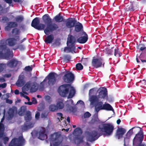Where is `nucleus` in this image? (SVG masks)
Instances as JSON below:
<instances>
[{
  "label": "nucleus",
  "instance_id": "f257e3e1",
  "mask_svg": "<svg viewBox=\"0 0 146 146\" xmlns=\"http://www.w3.org/2000/svg\"><path fill=\"white\" fill-rule=\"evenodd\" d=\"M42 19L44 23L46 24V27L43 30L44 33L46 35L50 33L57 30L59 28L58 25L55 23H52V19L48 14L44 15Z\"/></svg>",
  "mask_w": 146,
  "mask_h": 146
},
{
  "label": "nucleus",
  "instance_id": "f03ea898",
  "mask_svg": "<svg viewBox=\"0 0 146 146\" xmlns=\"http://www.w3.org/2000/svg\"><path fill=\"white\" fill-rule=\"evenodd\" d=\"M58 92L60 95L62 97H66L69 92L68 98H71L74 95L76 91L70 84H65L59 87Z\"/></svg>",
  "mask_w": 146,
  "mask_h": 146
},
{
  "label": "nucleus",
  "instance_id": "7ed1b4c3",
  "mask_svg": "<svg viewBox=\"0 0 146 146\" xmlns=\"http://www.w3.org/2000/svg\"><path fill=\"white\" fill-rule=\"evenodd\" d=\"M114 129L113 126L110 123L100 124L98 126V129L102 135H110L112 133Z\"/></svg>",
  "mask_w": 146,
  "mask_h": 146
},
{
  "label": "nucleus",
  "instance_id": "20e7f679",
  "mask_svg": "<svg viewBox=\"0 0 146 146\" xmlns=\"http://www.w3.org/2000/svg\"><path fill=\"white\" fill-rule=\"evenodd\" d=\"M10 49L7 47L5 40L3 39L0 41V58L8 59L10 56Z\"/></svg>",
  "mask_w": 146,
  "mask_h": 146
},
{
  "label": "nucleus",
  "instance_id": "39448f33",
  "mask_svg": "<svg viewBox=\"0 0 146 146\" xmlns=\"http://www.w3.org/2000/svg\"><path fill=\"white\" fill-rule=\"evenodd\" d=\"M76 41L75 36L69 34L68 35L67 42V45L68 46L64 48V52L68 53L75 50L76 49L75 43Z\"/></svg>",
  "mask_w": 146,
  "mask_h": 146
},
{
  "label": "nucleus",
  "instance_id": "423d86ee",
  "mask_svg": "<svg viewBox=\"0 0 146 146\" xmlns=\"http://www.w3.org/2000/svg\"><path fill=\"white\" fill-rule=\"evenodd\" d=\"M102 110L112 111H114L112 106L108 103H105L103 104V103L101 101L96 103L95 106V111L96 113H98L100 110Z\"/></svg>",
  "mask_w": 146,
  "mask_h": 146
},
{
  "label": "nucleus",
  "instance_id": "0eeeda50",
  "mask_svg": "<svg viewBox=\"0 0 146 146\" xmlns=\"http://www.w3.org/2000/svg\"><path fill=\"white\" fill-rule=\"evenodd\" d=\"M58 75L55 72H51L48 75L46 76L43 81L40 83V85H42V88H44V82L47 79L48 80V83L49 86H52L54 85L56 81V77Z\"/></svg>",
  "mask_w": 146,
  "mask_h": 146
},
{
  "label": "nucleus",
  "instance_id": "6e6552de",
  "mask_svg": "<svg viewBox=\"0 0 146 146\" xmlns=\"http://www.w3.org/2000/svg\"><path fill=\"white\" fill-rule=\"evenodd\" d=\"M40 23L39 18L38 17H36L32 20L31 26L38 30H43L45 27V25L43 24Z\"/></svg>",
  "mask_w": 146,
  "mask_h": 146
},
{
  "label": "nucleus",
  "instance_id": "1a4fd4ad",
  "mask_svg": "<svg viewBox=\"0 0 146 146\" xmlns=\"http://www.w3.org/2000/svg\"><path fill=\"white\" fill-rule=\"evenodd\" d=\"M62 79L65 83L71 84L74 80V75L71 72L67 71L65 74L62 76Z\"/></svg>",
  "mask_w": 146,
  "mask_h": 146
},
{
  "label": "nucleus",
  "instance_id": "9d476101",
  "mask_svg": "<svg viewBox=\"0 0 146 146\" xmlns=\"http://www.w3.org/2000/svg\"><path fill=\"white\" fill-rule=\"evenodd\" d=\"M102 135L101 133L98 135L97 131L93 130L88 133L87 140V141L92 142L97 139Z\"/></svg>",
  "mask_w": 146,
  "mask_h": 146
},
{
  "label": "nucleus",
  "instance_id": "9b49d317",
  "mask_svg": "<svg viewBox=\"0 0 146 146\" xmlns=\"http://www.w3.org/2000/svg\"><path fill=\"white\" fill-rule=\"evenodd\" d=\"M144 137L142 130H140L138 133L136 134L133 140V144L136 146L139 143H142Z\"/></svg>",
  "mask_w": 146,
  "mask_h": 146
},
{
  "label": "nucleus",
  "instance_id": "f8f14e48",
  "mask_svg": "<svg viewBox=\"0 0 146 146\" xmlns=\"http://www.w3.org/2000/svg\"><path fill=\"white\" fill-rule=\"evenodd\" d=\"M77 21L74 18H69L66 21L65 26L66 28L69 29L70 32H72V28L74 27Z\"/></svg>",
  "mask_w": 146,
  "mask_h": 146
},
{
  "label": "nucleus",
  "instance_id": "ddd939ff",
  "mask_svg": "<svg viewBox=\"0 0 146 146\" xmlns=\"http://www.w3.org/2000/svg\"><path fill=\"white\" fill-rule=\"evenodd\" d=\"M10 143L14 146H22L24 144L25 140L22 137L20 136L18 138H15L13 139Z\"/></svg>",
  "mask_w": 146,
  "mask_h": 146
},
{
  "label": "nucleus",
  "instance_id": "4468645a",
  "mask_svg": "<svg viewBox=\"0 0 146 146\" xmlns=\"http://www.w3.org/2000/svg\"><path fill=\"white\" fill-rule=\"evenodd\" d=\"M103 62V60L101 58H94L92 60V64L94 68H97L102 66L104 67V63Z\"/></svg>",
  "mask_w": 146,
  "mask_h": 146
},
{
  "label": "nucleus",
  "instance_id": "2eb2a0df",
  "mask_svg": "<svg viewBox=\"0 0 146 146\" xmlns=\"http://www.w3.org/2000/svg\"><path fill=\"white\" fill-rule=\"evenodd\" d=\"M98 91H99V94L98 96L99 98L107 100L108 91L106 88L104 87L100 88Z\"/></svg>",
  "mask_w": 146,
  "mask_h": 146
},
{
  "label": "nucleus",
  "instance_id": "dca6fc26",
  "mask_svg": "<svg viewBox=\"0 0 146 146\" xmlns=\"http://www.w3.org/2000/svg\"><path fill=\"white\" fill-rule=\"evenodd\" d=\"M20 62L14 58L12 59L7 62V66L12 69H15L17 66L18 64Z\"/></svg>",
  "mask_w": 146,
  "mask_h": 146
},
{
  "label": "nucleus",
  "instance_id": "f3484780",
  "mask_svg": "<svg viewBox=\"0 0 146 146\" xmlns=\"http://www.w3.org/2000/svg\"><path fill=\"white\" fill-rule=\"evenodd\" d=\"M126 132L125 130L123 128H118L116 131V136L118 139L123 137V135Z\"/></svg>",
  "mask_w": 146,
  "mask_h": 146
},
{
  "label": "nucleus",
  "instance_id": "a211bd4d",
  "mask_svg": "<svg viewBox=\"0 0 146 146\" xmlns=\"http://www.w3.org/2000/svg\"><path fill=\"white\" fill-rule=\"evenodd\" d=\"M46 130L44 128L42 127L39 131L38 138L41 140H44L47 137V135L45 133Z\"/></svg>",
  "mask_w": 146,
  "mask_h": 146
},
{
  "label": "nucleus",
  "instance_id": "6ab92c4d",
  "mask_svg": "<svg viewBox=\"0 0 146 146\" xmlns=\"http://www.w3.org/2000/svg\"><path fill=\"white\" fill-rule=\"evenodd\" d=\"M75 25L74 31L76 33H79L83 30V26L82 24L76 21Z\"/></svg>",
  "mask_w": 146,
  "mask_h": 146
},
{
  "label": "nucleus",
  "instance_id": "aec40b11",
  "mask_svg": "<svg viewBox=\"0 0 146 146\" xmlns=\"http://www.w3.org/2000/svg\"><path fill=\"white\" fill-rule=\"evenodd\" d=\"M82 34L84 35L85 36L80 37L77 40V42L81 44L85 43L87 41L88 39V36L86 32L84 31L82 32Z\"/></svg>",
  "mask_w": 146,
  "mask_h": 146
},
{
  "label": "nucleus",
  "instance_id": "412c9836",
  "mask_svg": "<svg viewBox=\"0 0 146 146\" xmlns=\"http://www.w3.org/2000/svg\"><path fill=\"white\" fill-rule=\"evenodd\" d=\"M24 76L23 75L20 76L17 82L16 83V85L18 87H21L24 85L25 83V81L24 80Z\"/></svg>",
  "mask_w": 146,
  "mask_h": 146
},
{
  "label": "nucleus",
  "instance_id": "4be33fe9",
  "mask_svg": "<svg viewBox=\"0 0 146 146\" xmlns=\"http://www.w3.org/2000/svg\"><path fill=\"white\" fill-rule=\"evenodd\" d=\"M46 36L44 41L47 44L51 43L54 39V36L53 34H50Z\"/></svg>",
  "mask_w": 146,
  "mask_h": 146
},
{
  "label": "nucleus",
  "instance_id": "5701e85b",
  "mask_svg": "<svg viewBox=\"0 0 146 146\" xmlns=\"http://www.w3.org/2000/svg\"><path fill=\"white\" fill-rule=\"evenodd\" d=\"M61 14L59 13L54 17L53 20L56 22L60 23L64 21V18L61 15Z\"/></svg>",
  "mask_w": 146,
  "mask_h": 146
},
{
  "label": "nucleus",
  "instance_id": "b1692460",
  "mask_svg": "<svg viewBox=\"0 0 146 146\" xmlns=\"http://www.w3.org/2000/svg\"><path fill=\"white\" fill-rule=\"evenodd\" d=\"M33 125L32 124H29L28 125H25V124L22 125L21 126V130L22 131L24 132L27 131L29 129L32 128Z\"/></svg>",
  "mask_w": 146,
  "mask_h": 146
},
{
  "label": "nucleus",
  "instance_id": "393cba45",
  "mask_svg": "<svg viewBox=\"0 0 146 146\" xmlns=\"http://www.w3.org/2000/svg\"><path fill=\"white\" fill-rule=\"evenodd\" d=\"M7 40H8V45L10 46H13L16 44V42L15 41V39L14 38H9Z\"/></svg>",
  "mask_w": 146,
  "mask_h": 146
},
{
  "label": "nucleus",
  "instance_id": "a878e982",
  "mask_svg": "<svg viewBox=\"0 0 146 146\" xmlns=\"http://www.w3.org/2000/svg\"><path fill=\"white\" fill-rule=\"evenodd\" d=\"M25 118V120L27 122L31 119V112L30 111H28L26 112Z\"/></svg>",
  "mask_w": 146,
  "mask_h": 146
},
{
  "label": "nucleus",
  "instance_id": "bb28decb",
  "mask_svg": "<svg viewBox=\"0 0 146 146\" xmlns=\"http://www.w3.org/2000/svg\"><path fill=\"white\" fill-rule=\"evenodd\" d=\"M114 55L117 57H120L122 55V53L119 51L118 48H115L114 49Z\"/></svg>",
  "mask_w": 146,
  "mask_h": 146
},
{
  "label": "nucleus",
  "instance_id": "cd10ccee",
  "mask_svg": "<svg viewBox=\"0 0 146 146\" xmlns=\"http://www.w3.org/2000/svg\"><path fill=\"white\" fill-rule=\"evenodd\" d=\"M36 84V83L35 82H34L32 83L30 88V90L31 92H35L37 90Z\"/></svg>",
  "mask_w": 146,
  "mask_h": 146
},
{
  "label": "nucleus",
  "instance_id": "c85d7f7f",
  "mask_svg": "<svg viewBox=\"0 0 146 146\" xmlns=\"http://www.w3.org/2000/svg\"><path fill=\"white\" fill-rule=\"evenodd\" d=\"M15 19L17 23H21L23 21L24 18L22 15H19L16 17Z\"/></svg>",
  "mask_w": 146,
  "mask_h": 146
},
{
  "label": "nucleus",
  "instance_id": "c756f323",
  "mask_svg": "<svg viewBox=\"0 0 146 146\" xmlns=\"http://www.w3.org/2000/svg\"><path fill=\"white\" fill-rule=\"evenodd\" d=\"M31 81H29L27 82L25 85L23 87V90L26 91H28L31 88Z\"/></svg>",
  "mask_w": 146,
  "mask_h": 146
},
{
  "label": "nucleus",
  "instance_id": "7c9ffc66",
  "mask_svg": "<svg viewBox=\"0 0 146 146\" xmlns=\"http://www.w3.org/2000/svg\"><path fill=\"white\" fill-rule=\"evenodd\" d=\"M71 57L70 55L65 54L63 56V60L66 62H68L70 60Z\"/></svg>",
  "mask_w": 146,
  "mask_h": 146
},
{
  "label": "nucleus",
  "instance_id": "2f4dec72",
  "mask_svg": "<svg viewBox=\"0 0 146 146\" xmlns=\"http://www.w3.org/2000/svg\"><path fill=\"white\" fill-rule=\"evenodd\" d=\"M99 98L98 97L96 96H92L90 97V101L92 103L98 102Z\"/></svg>",
  "mask_w": 146,
  "mask_h": 146
},
{
  "label": "nucleus",
  "instance_id": "473e14b6",
  "mask_svg": "<svg viewBox=\"0 0 146 146\" xmlns=\"http://www.w3.org/2000/svg\"><path fill=\"white\" fill-rule=\"evenodd\" d=\"M56 106L58 109H62L64 107V104L62 102L58 101L56 103Z\"/></svg>",
  "mask_w": 146,
  "mask_h": 146
},
{
  "label": "nucleus",
  "instance_id": "72a5a7b5",
  "mask_svg": "<svg viewBox=\"0 0 146 146\" xmlns=\"http://www.w3.org/2000/svg\"><path fill=\"white\" fill-rule=\"evenodd\" d=\"M4 126L3 123H0V138L3 137L4 132Z\"/></svg>",
  "mask_w": 146,
  "mask_h": 146
},
{
  "label": "nucleus",
  "instance_id": "f704fd0d",
  "mask_svg": "<svg viewBox=\"0 0 146 146\" xmlns=\"http://www.w3.org/2000/svg\"><path fill=\"white\" fill-rule=\"evenodd\" d=\"M49 109L52 111H56L58 110L56 106L54 104L50 105L49 106Z\"/></svg>",
  "mask_w": 146,
  "mask_h": 146
},
{
  "label": "nucleus",
  "instance_id": "c9c22d12",
  "mask_svg": "<svg viewBox=\"0 0 146 146\" xmlns=\"http://www.w3.org/2000/svg\"><path fill=\"white\" fill-rule=\"evenodd\" d=\"M67 110L70 113L72 112L73 113H74L76 111V110L75 108L70 105L68 106Z\"/></svg>",
  "mask_w": 146,
  "mask_h": 146
},
{
  "label": "nucleus",
  "instance_id": "e433bc0d",
  "mask_svg": "<svg viewBox=\"0 0 146 146\" xmlns=\"http://www.w3.org/2000/svg\"><path fill=\"white\" fill-rule=\"evenodd\" d=\"M114 48V47H111V49L106 48L105 49V51L106 53L111 55L113 53Z\"/></svg>",
  "mask_w": 146,
  "mask_h": 146
},
{
  "label": "nucleus",
  "instance_id": "4c0bfd02",
  "mask_svg": "<svg viewBox=\"0 0 146 146\" xmlns=\"http://www.w3.org/2000/svg\"><path fill=\"white\" fill-rule=\"evenodd\" d=\"M51 140L52 141H55L57 140L59 137V135L57 133H55L53 134H52Z\"/></svg>",
  "mask_w": 146,
  "mask_h": 146
},
{
  "label": "nucleus",
  "instance_id": "58836bf2",
  "mask_svg": "<svg viewBox=\"0 0 146 146\" xmlns=\"http://www.w3.org/2000/svg\"><path fill=\"white\" fill-rule=\"evenodd\" d=\"M7 24L11 28L17 27L18 26L17 23L15 22H9Z\"/></svg>",
  "mask_w": 146,
  "mask_h": 146
},
{
  "label": "nucleus",
  "instance_id": "ea45409f",
  "mask_svg": "<svg viewBox=\"0 0 146 146\" xmlns=\"http://www.w3.org/2000/svg\"><path fill=\"white\" fill-rule=\"evenodd\" d=\"M126 9L127 11H133L135 10L134 7L133 6V4H131L129 6H127Z\"/></svg>",
  "mask_w": 146,
  "mask_h": 146
},
{
  "label": "nucleus",
  "instance_id": "a19ab883",
  "mask_svg": "<svg viewBox=\"0 0 146 146\" xmlns=\"http://www.w3.org/2000/svg\"><path fill=\"white\" fill-rule=\"evenodd\" d=\"M73 132L74 133H78L79 135H81L82 134L83 132L81 128L77 127L74 129Z\"/></svg>",
  "mask_w": 146,
  "mask_h": 146
},
{
  "label": "nucleus",
  "instance_id": "79ce46f5",
  "mask_svg": "<svg viewBox=\"0 0 146 146\" xmlns=\"http://www.w3.org/2000/svg\"><path fill=\"white\" fill-rule=\"evenodd\" d=\"M146 48L145 45L142 44H139L137 47V49H139V51L143 50Z\"/></svg>",
  "mask_w": 146,
  "mask_h": 146
},
{
  "label": "nucleus",
  "instance_id": "37998d69",
  "mask_svg": "<svg viewBox=\"0 0 146 146\" xmlns=\"http://www.w3.org/2000/svg\"><path fill=\"white\" fill-rule=\"evenodd\" d=\"M25 111L26 109L24 107H21L18 112V114L20 115L23 116L24 115Z\"/></svg>",
  "mask_w": 146,
  "mask_h": 146
},
{
  "label": "nucleus",
  "instance_id": "c03bdc74",
  "mask_svg": "<svg viewBox=\"0 0 146 146\" xmlns=\"http://www.w3.org/2000/svg\"><path fill=\"white\" fill-rule=\"evenodd\" d=\"M20 33V31L19 30L16 28L13 29L12 31V33L14 34L15 35H19Z\"/></svg>",
  "mask_w": 146,
  "mask_h": 146
},
{
  "label": "nucleus",
  "instance_id": "a18cd8bd",
  "mask_svg": "<svg viewBox=\"0 0 146 146\" xmlns=\"http://www.w3.org/2000/svg\"><path fill=\"white\" fill-rule=\"evenodd\" d=\"M81 62L85 66H86L88 63V61L87 58H82L81 60Z\"/></svg>",
  "mask_w": 146,
  "mask_h": 146
},
{
  "label": "nucleus",
  "instance_id": "49530a36",
  "mask_svg": "<svg viewBox=\"0 0 146 146\" xmlns=\"http://www.w3.org/2000/svg\"><path fill=\"white\" fill-rule=\"evenodd\" d=\"M76 68L78 70H81L83 69V67L81 63H78L76 65Z\"/></svg>",
  "mask_w": 146,
  "mask_h": 146
},
{
  "label": "nucleus",
  "instance_id": "de8ad7c7",
  "mask_svg": "<svg viewBox=\"0 0 146 146\" xmlns=\"http://www.w3.org/2000/svg\"><path fill=\"white\" fill-rule=\"evenodd\" d=\"M32 66H26L24 69V70L26 72H30L32 71L33 68Z\"/></svg>",
  "mask_w": 146,
  "mask_h": 146
},
{
  "label": "nucleus",
  "instance_id": "09e8293b",
  "mask_svg": "<svg viewBox=\"0 0 146 146\" xmlns=\"http://www.w3.org/2000/svg\"><path fill=\"white\" fill-rule=\"evenodd\" d=\"M91 116V114L88 112H86L84 115V118H88Z\"/></svg>",
  "mask_w": 146,
  "mask_h": 146
},
{
  "label": "nucleus",
  "instance_id": "8fccbe9b",
  "mask_svg": "<svg viewBox=\"0 0 146 146\" xmlns=\"http://www.w3.org/2000/svg\"><path fill=\"white\" fill-rule=\"evenodd\" d=\"M133 128H134V127L132 128L128 131L126 134V135L127 136H130L133 134V133L132 129H133Z\"/></svg>",
  "mask_w": 146,
  "mask_h": 146
},
{
  "label": "nucleus",
  "instance_id": "3c124183",
  "mask_svg": "<svg viewBox=\"0 0 146 146\" xmlns=\"http://www.w3.org/2000/svg\"><path fill=\"white\" fill-rule=\"evenodd\" d=\"M5 66V64L0 63V72L3 71L4 67Z\"/></svg>",
  "mask_w": 146,
  "mask_h": 146
},
{
  "label": "nucleus",
  "instance_id": "603ef678",
  "mask_svg": "<svg viewBox=\"0 0 146 146\" xmlns=\"http://www.w3.org/2000/svg\"><path fill=\"white\" fill-rule=\"evenodd\" d=\"M11 28L7 24V26L5 27V31H9L11 30Z\"/></svg>",
  "mask_w": 146,
  "mask_h": 146
},
{
  "label": "nucleus",
  "instance_id": "864d4df0",
  "mask_svg": "<svg viewBox=\"0 0 146 146\" xmlns=\"http://www.w3.org/2000/svg\"><path fill=\"white\" fill-rule=\"evenodd\" d=\"M8 113L9 115L8 117L9 119H11L13 117L14 114L10 113V112H8Z\"/></svg>",
  "mask_w": 146,
  "mask_h": 146
},
{
  "label": "nucleus",
  "instance_id": "5fc2aeb1",
  "mask_svg": "<svg viewBox=\"0 0 146 146\" xmlns=\"http://www.w3.org/2000/svg\"><path fill=\"white\" fill-rule=\"evenodd\" d=\"M18 48L21 50H24L25 49V47L24 45H19L18 46Z\"/></svg>",
  "mask_w": 146,
  "mask_h": 146
},
{
  "label": "nucleus",
  "instance_id": "6e6d98bb",
  "mask_svg": "<svg viewBox=\"0 0 146 146\" xmlns=\"http://www.w3.org/2000/svg\"><path fill=\"white\" fill-rule=\"evenodd\" d=\"M5 101L6 103L9 104H11L13 103L12 101L11 100H9L8 98L6 99Z\"/></svg>",
  "mask_w": 146,
  "mask_h": 146
},
{
  "label": "nucleus",
  "instance_id": "4d7b16f0",
  "mask_svg": "<svg viewBox=\"0 0 146 146\" xmlns=\"http://www.w3.org/2000/svg\"><path fill=\"white\" fill-rule=\"evenodd\" d=\"M7 86V84L6 83H4L0 84V88H5Z\"/></svg>",
  "mask_w": 146,
  "mask_h": 146
},
{
  "label": "nucleus",
  "instance_id": "13d9d810",
  "mask_svg": "<svg viewBox=\"0 0 146 146\" xmlns=\"http://www.w3.org/2000/svg\"><path fill=\"white\" fill-rule=\"evenodd\" d=\"M32 104H36L37 103V101L36 99L35 98H33L32 99Z\"/></svg>",
  "mask_w": 146,
  "mask_h": 146
},
{
  "label": "nucleus",
  "instance_id": "bf43d9fd",
  "mask_svg": "<svg viewBox=\"0 0 146 146\" xmlns=\"http://www.w3.org/2000/svg\"><path fill=\"white\" fill-rule=\"evenodd\" d=\"M40 116V113L39 112H37L35 114V117L36 119H38Z\"/></svg>",
  "mask_w": 146,
  "mask_h": 146
},
{
  "label": "nucleus",
  "instance_id": "052dcab7",
  "mask_svg": "<svg viewBox=\"0 0 146 146\" xmlns=\"http://www.w3.org/2000/svg\"><path fill=\"white\" fill-rule=\"evenodd\" d=\"M4 1L7 3L11 4L12 3V0H4Z\"/></svg>",
  "mask_w": 146,
  "mask_h": 146
},
{
  "label": "nucleus",
  "instance_id": "680f3d73",
  "mask_svg": "<svg viewBox=\"0 0 146 146\" xmlns=\"http://www.w3.org/2000/svg\"><path fill=\"white\" fill-rule=\"evenodd\" d=\"M57 115L59 117H60L61 119H62V118H63L62 117L63 115L62 113H57Z\"/></svg>",
  "mask_w": 146,
  "mask_h": 146
},
{
  "label": "nucleus",
  "instance_id": "e2e57ef3",
  "mask_svg": "<svg viewBox=\"0 0 146 146\" xmlns=\"http://www.w3.org/2000/svg\"><path fill=\"white\" fill-rule=\"evenodd\" d=\"M137 146H146V144L144 143H139Z\"/></svg>",
  "mask_w": 146,
  "mask_h": 146
},
{
  "label": "nucleus",
  "instance_id": "0e129e2a",
  "mask_svg": "<svg viewBox=\"0 0 146 146\" xmlns=\"http://www.w3.org/2000/svg\"><path fill=\"white\" fill-rule=\"evenodd\" d=\"M3 141L4 143H6L7 141H8L9 140V138L7 137H5L3 138Z\"/></svg>",
  "mask_w": 146,
  "mask_h": 146
},
{
  "label": "nucleus",
  "instance_id": "69168bd1",
  "mask_svg": "<svg viewBox=\"0 0 146 146\" xmlns=\"http://www.w3.org/2000/svg\"><path fill=\"white\" fill-rule=\"evenodd\" d=\"M3 8L2 6L0 4V15H1L3 13Z\"/></svg>",
  "mask_w": 146,
  "mask_h": 146
},
{
  "label": "nucleus",
  "instance_id": "338daca9",
  "mask_svg": "<svg viewBox=\"0 0 146 146\" xmlns=\"http://www.w3.org/2000/svg\"><path fill=\"white\" fill-rule=\"evenodd\" d=\"M22 95H23V96L24 98L27 99L28 101H30V99L28 96L26 95H25L23 94Z\"/></svg>",
  "mask_w": 146,
  "mask_h": 146
},
{
  "label": "nucleus",
  "instance_id": "774afa93",
  "mask_svg": "<svg viewBox=\"0 0 146 146\" xmlns=\"http://www.w3.org/2000/svg\"><path fill=\"white\" fill-rule=\"evenodd\" d=\"M59 144V143L58 142H55L53 143V146H58V145Z\"/></svg>",
  "mask_w": 146,
  "mask_h": 146
}]
</instances>
